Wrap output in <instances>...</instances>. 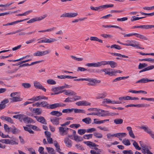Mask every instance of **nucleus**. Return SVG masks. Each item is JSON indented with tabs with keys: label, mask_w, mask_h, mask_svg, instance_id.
<instances>
[{
	"label": "nucleus",
	"mask_w": 154,
	"mask_h": 154,
	"mask_svg": "<svg viewBox=\"0 0 154 154\" xmlns=\"http://www.w3.org/2000/svg\"><path fill=\"white\" fill-rule=\"evenodd\" d=\"M74 81H86L91 83H88V85L91 86H94L96 83H99L100 82V81L97 80L95 79L86 78H79L74 79Z\"/></svg>",
	"instance_id": "obj_1"
},
{
	"label": "nucleus",
	"mask_w": 154,
	"mask_h": 154,
	"mask_svg": "<svg viewBox=\"0 0 154 154\" xmlns=\"http://www.w3.org/2000/svg\"><path fill=\"white\" fill-rule=\"evenodd\" d=\"M18 93V92H15L11 94L10 96L12 98H10V99L11 100V102L20 101L22 100V98H20V96L17 95Z\"/></svg>",
	"instance_id": "obj_3"
},
{
	"label": "nucleus",
	"mask_w": 154,
	"mask_h": 154,
	"mask_svg": "<svg viewBox=\"0 0 154 154\" xmlns=\"http://www.w3.org/2000/svg\"><path fill=\"white\" fill-rule=\"evenodd\" d=\"M100 35L105 38H110L112 37V36L110 34H101Z\"/></svg>",
	"instance_id": "obj_58"
},
{
	"label": "nucleus",
	"mask_w": 154,
	"mask_h": 154,
	"mask_svg": "<svg viewBox=\"0 0 154 154\" xmlns=\"http://www.w3.org/2000/svg\"><path fill=\"white\" fill-rule=\"evenodd\" d=\"M10 140L8 139L0 140V142L6 144H9Z\"/></svg>",
	"instance_id": "obj_59"
},
{
	"label": "nucleus",
	"mask_w": 154,
	"mask_h": 154,
	"mask_svg": "<svg viewBox=\"0 0 154 154\" xmlns=\"http://www.w3.org/2000/svg\"><path fill=\"white\" fill-rule=\"evenodd\" d=\"M133 145L136 149L137 150H140L141 149V148L139 147L138 144L136 141H134L133 143Z\"/></svg>",
	"instance_id": "obj_47"
},
{
	"label": "nucleus",
	"mask_w": 154,
	"mask_h": 154,
	"mask_svg": "<svg viewBox=\"0 0 154 154\" xmlns=\"http://www.w3.org/2000/svg\"><path fill=\"white\" fill-rule=\"evenodd\" d=\"M141 83H145L149 82H150V79L147 78H143L141 79Z\"/></svg>",
	"instance_id": "obj_61"
},
{
	"label": "nucleus",
	"mask_w": 154,
	"mask_h": 154,
	"mask_svg": "<svg viewBox=\"0 0 154 154\" xmlns=\"http://www.w3.org/2000/svg\"><path fill=\"white\" fill-rule=\"evenodd\" d=\"M129 42L130 43H133L134 44L135 46L134 47H136L140 49H144V48H142L138 46V45H137L136 44L137 43V42L135 40H131L129 41Z\"/></svg>",
	"instance_id": "obj_30"
},
{
	"label": "nucleus",
	"mask_w": 154,
	"mask_h": 154,
	"mask_svg": "<svg viewBox=\"0 0 154 154\" xmlns=\"http://www.w3.org/2000/svg\"><path fill=\"white\" fill-rule=\"evenodd\" d=\"M28 19L27 18V19H23V20H17L16 21H15L11 22V25H13L15 24H16L17 23H20V22H22L24 21H25V20H28Z\"/></svg>",
	"instance_id": "obj_54"
},
{
	"label": "nucleus",
	"mask_w": 154,
	"mask_h": 154,
	"mask_svg": "<svg viewBox=\"0 0 154 154\" xmlns=\"http://www.w3.org/2000/svg\"><path fill=\"white\" fill-rule=\"evenodd\" d=\"M106 96V95L104 93L99 94L97 97L96 98L97 99H103Z\"/></svg>",
	"instance_id": "obj_48"
},
{
	"label": "nucleus",
	"mask_w": 154,
	"mask_h": 154,
	"mask_svg": "<svg viewBox=\"0 0 154 154\" xmlns=\"http://www.w3.org/2000/svg\"><path fill=\"white\" fill-rule=\"evenodd\" d=\"M114 122L116 124H121L123 123V120L121 119H116L114 120Z\"/></svg>",
	"instance_id": "obj_29"
},
{
	"label": "nucleus",
	"mask_w": 154,
	"mask_h": 154,
	"mask_svg": "<svg viewBox=\"0 0 154 154\" xmlns=\"http://www.w3.org/2000/svg\"><path fill=\"white\" fill-rule=\"evenodd\" d=\"M63 91L65 92V94L67 95H75L76 94L75 92L72 90H64Z\"/></svg>",
	"instance_id": "obj_17"
},
{
	"label": "nucleus",
	"mask_w": 154,
	"mask_h": 154,
	"mask_svg": "<svg viewBox=\"0 0 154 154\" xmlns=\"http://www.w3.org/2000/svg\"><path fill=\"white\" fill-rule=\"evenodd\" d=\"M59 119L57 117H53L50 118V121L54 125H57L59 124Z\"/></svg>",
	"instance_id": "obj_12"
},
{
	"label": "nucleus",
	"mask_w": 154,
	"mask_h": 154,
	"mask_svg": "<svg viewBox=\"0 0 154 154\" xmlns=\"http://www.w3.org/2000/svg\"><path fill=\"white\" fill-rule=\"evenodd\" d=\"M73 110L75 113H85V111L84 109L74 108Z\"/></svg>",
	"instance_id": "obj_40"
},
{
	"label": "nucleus",
	"mask_w": 154,
	"mask_h": 154,
	"mask_svg": "<svg viewBox=\"0 0 154 154\" xmlns=\"http://www.w3.org/2000/svg\"><path fill=\"white\" fill-rule=\"evenodd\" d=\"M122 152L124 154H133L132 151L130 149L123 150Z\"/></svg>",
	"instance_id": "obj_55"
},
{
	"label": "nucleus",
	"mask_w": 154,
	"mask_h": 154,
	"mask_svg": "<svg viewBox=\"0 0 154 154\" xmlns=\"http://www.w3.org/2000/svg\"><path fill=\"white\" fill-rule=\"evenodd\" d=\"M47 17V15L45 14L43 15L42 16H41L39 17H35L30 20H29L27 21V23H32L36 21H40L43 20Z\"/></svg>",
	"instance_id": "obj_6"
},
{
	"label": "nucleus",
	"mask_w": 154,
	"mask_h": 154,
	"mask_svg": "<svg viewBox=\"0 0 154 154\" xmlns=\"http://www.w3.org/2000/svg\"><path fill=\"white\" fill-rule=\"evenodd\" d=\"M33 111L35 113H37L38 115H39L42 113V111L40 108H35L33 109Z\"/></svg>",
	"instance_id": "obj_41"
},
{
	"label": "nucleus",
	"mask_w": 154,
	"mask_h": 154,
	"mask_svg": "<svg viewBox=\"0 0 154 154\" xmlns=\"http://www.w3.org/2000/svg\"><path fill=\"white\" fill-rule=\"evenodd\" d=\"M50 114L52 115L56 116L57 117H59L62 115V113L56 111H53L51 112L50 113Z\"/></svg>",
	"instance_id": "obj_18"
},
{
	"label": "nucleus",
	"mask_w": 154,
	"mask_h": 154,
	"mask_svg": "<svg viewBox=\"0 0 154 154\" xmlns=\"http://www.w3.org/2000/svg\"><path fill=\"white\" fill-rule=\"evenodd\" d=\"M94 136L96 138H101L103 137V135L100 133L95 132L94 133Z\"/></svg>",
	"instance_id": "obj_34"
},
{
	"label": "nucleus",
	"mask_w": 154,
	"mask_h": 154,
	"mask_svg": "<svg viewBox=\"0 0 154 154\" xmlns=\"http://www.w3.org/2000/svg\"><path fill=\"white\" fill-rule=\"evenodd\" d=\"M46 149L49 154H56L54 150L52 147H46Z\"/></svg>",
	"instance_id": "obj_20"
},
{
	"label": "nucleus",
	"mask_w": 154,
	"mask_h": 154,
	"mask_svg": "<svg viewBox=\"0 0 154 154\" xmlns=\"http://www.w3.org/2000/svg\"><path fill=\"white\" fill-rule=\"evenodd\" d=\"M58 129L60 134L61 135H64V133H65V127H59L58 128Z\"/></svg>",
	"instance_id": "obj_22"
},
{
	"label": "nucleus",
	"mask_w": 154,
	"mask_h": 154,
	"mask_svg": "<svg viewBox=\"0 0 154 154\" xmlns=\"http://www.w3.org/2000/svg\"><path fill=\"white\" fill-rule=\"evenodd\" d=\"M129 77V76H126V77H117L115 79H114L113 81V82H115L117 81H119L121 80L125 79H127Z\"/></svg>",
	"instance_id": "obj_28"
},
{
	"label": "nucleus",
	"mask_w": 154,
	"mask_h": 154,
	"mask_svg": "<svg viewBox=\"0 0 154 154\" xmlns=\"http://www.w3.org/2000/svg\"><path fill=\"white\" fill-rule=\"evenodd\" d=\"M21 85L23 87L26 88H29L31 86V84L29 83H23Z\"/></svg>",
	"instance_id": "obj_43"
},
{
	"label": "nucleus",
	"mask_w": 154,
	"mask_h": 154,
	"mask_svg": "<svg viewBox=\"0 0 154 154\" xmlns=\"http://www.w3.org/2000/svg\"><path fill=\"white\" fill-rule=\"evenodd\" d=\"M57 107H58V103H56L50 105H49V106H48L47 109H54Z\"/></svg>",
	"instance_id": "obj_21"
},
{
	"label": "nucleus",
	"mask_w": 154,
	"mask_h": 154,
	"mask_svg": "<svg viewBox=\"0 0 154 154\" xmlns=\"http://www.w3.org/2000/svg\"><path fill=\"white\" fill-rule=\"evenodd\" d=\"M74 140L76 141H81L83 140V138L78 135H74Z\"/></svg>",
	"instance_id": "obj_31"
},
{
	"label": "nucleus",
	"mask_w": 154,
	"mask_h": 154,
	"mask_svg": "<svg viewBox=\"0 0 154 154\" xmlns=\"http://www.w3.org/2000/svg\"><path fill=\"white\" fill-rule=\"evenodd\" d=\"M88 71V70H87V69L84 68V67H78L77 69V72L81 71V72H83L85 71Z\"/></svg>",
	"instance_id": "obj_53"
},
{
	"label": "nucleus",
	"mask_w": 154,
	"mask_h": 154,
	"mask_svg": "<svg viewBox=\"0 0 154 154\" xmlns=\"http://www.w3.org/2000/svg\"><path fill=\"white\" fill-rule=\"evenodd\" d=\"M41 56H43L48 54L50 52L49 50H45L43 51H41Z\"/></svg>",
	"instance_id": "obj_51"
},
{
	"label": "nucleus",
	"mask_w": 154,
	"mask_h": 154,
	"mask_svg": "<svg viewBox=\"0 0 154 154\" xmlns=\"http://www.w3.org/2000/svg\"><path fill=\"white\" fill-rule=\"evenodd\" d=\"M70 57L72 59L78 61H81L83 60V58H77L73 55H71Z\"/></svg>",
	"instance_id": "obj_37"
},
{
	"label": "nucleus",
	"mask_w": 154,
	"mask_h": 154,
	"mask_svg": "<svg viewBox=\"0 0 154 154\" xmlns=\"http://www.w3.org/2000/svg\"><path fill=\"white\" fill-rule=\"evenodd\" d=\"M9 144L13 145H17L18 144V140L16 141L13 140H10L9 141Z\"/></svg>",
	"instance_id": "obj_57"
},
{
	"label": "nucleus",
	"mask_w": 154,
	"mask_h": 154,
	"mask_svg": "<svg viewBox=\"0 0 154 154\" xmlns=\"http://www.w3.org/2000/svg\"><path fill=\"white\" fill-rule=\"evenodd\" d=\"M65 86H59V89L60 90H61V89H64V88H71V86H69V85H66V84H65Z\"/></svg>",
	"instance_id": "obj_63"
},
{
	"label": "nucleus",
	"mask_w": 154,
	"mask_h": 154,
	"mask_svg": "<svg viewBox=\"0 0 154 154\" xmlns=\"http://www.w3.org/2000/svg\"><path fill=\"white\" fill-rule=\"evenodd\" d=\"M83 143L87 146L91 147V146L96 147L98 146V145L96 144L93 142L90 141H84Z\"/></svg>",
	"instance_id": "obj_16"
},
{
	"label": "nucleus",
	"mask_w": 154,
	"mask_h": 154,
	"mask_svg": "<svg viewBox=\"0 0 154 154\" xmlns=\"http://www.w3.org/2000/svg\"><path fill=\"white\" fill-rule=\"evenodd\" d=\"M73 109L74 108H72L71 109H63L62 112L63 113H69L72 112Z\"/></svg>",
	"instance_id": "obj_38"
},
{
	"label": "nucleus",
	"mask_w": 154,
	"mask_h": 154,
	"mask_svg": "<svg viewBox=\"0 0 154 154\" xmlns=\"http://www.w3.org/2000/svg\"><path fill=\"white\" fill-rule=\"evenodd\" d=\"M34 85L35 87L36 88L41 89L45 92H46V89L39 82L35 81L34 82Z\"/></svg>",
	"instance_id": "obj_8"
},
{
	"label": "nucleus",
	"mask_w": 154,
	"mask_h": 154,
	"mask_svg": "<svg viewBox=\"0 0 154 154\" xmlns=\"http://www.w3.org/2000/svg\"><path fill=\"white\" fill-rule=\"evenodd\" d=\"M146 17H137L135 16H133L131 19V21H134L141 19L143 18H145Z\"/></svg>",
	"instance_id": "obj_39"
},
{
	"label": "nucleus",
	"mask_w": 154,
	"mask_h": 154,
	"mask_svg": "<svg viewBox=\"0 0 154 154\" xmlns=\"http://www.w3.org/2000/svg\"><path fill=\"white\" fill-rule=\"evenodd\" d=\"M36 119L38 122L43 124L45 125L47 124L45 119L42 116L37 117H36Z\"/></svg>",
	"instance_id": "obj_15"
},
{
	"label": "nucleus",
	"mask_w": 154,
	"mask_h": 154,
	"mask_svg": "<svg viewBox=\"0 0 154 154\" xmlns=\"http://www.w3.org/2000/svg\"><path fill=\"white\" fill-rule=\"evenodd\" d=\"M82 121L87 124H89L91 123V120L89 117H87L82 119Z\"/></svg>",
	"instance_id": "obj_27"
},
{
	"label": "nucleus",
	"mask_w": 154,
	"mask_h": 154,
	"mask_svg": "<svg viewBox=\"0 0 154 154\" xmlns=\"http://www.w3.org/2000/svg\"><path fill=\"white\" fill-rule=\"evenodd\" d=\"M19 132V130L16 128L14 126L13 127V128L12 131V133L13 134H17Z\"/></svg>",
	"instance_id": "obj_56"
},
{
	"label": "nucleus",
	"mask_w": 154,
	"mask_h": 154,
	"mask_svg": "<svg viewBox=\"0 0 154 154\" xmlns=\"http://www.w3.org/2000/svg\"><path fill=\"white\" fill-rule=\"evenodd\" d=\"M92 134H89L86 135L85 134L83 136V138L85 139H89L92 138Z\"/></svg>",
	"instance_id": "obj_45"
},
{
	"label": "nucleus",
	"mask_w": 154,
	"mask_h": 154,
	"mask_svg": "<svg viewBox=\"0 0 154 154\" xmlns=\"http://www.w3.org/2000/svg\"><path fill=\"white\" fill-rule=\"evenodd\" d=\"M75 146H76L77 148L79 149H80L82 150H84V149L82 146V145H80V144H77L75 145Z\"/></svg>",
	"instance_id": "obj_64"
},
{
	"label": "nucleus",
	"mask_w": 154,
	"mask_h": 154,
	"mask_svg": "<svg viewBox=\"0 0 154 154\" xmlns=\"http://www.w3.org/2000/svg\"><path fill=\"white\" fill-rule=\"evenodd\" d=\"M116 137L119 138V137H125L127 134L125 133H120L116 134Z\"/></svg>",
	"instance_id": "obj_35"
},
{
	"label": "nucleus",
	"mask_w": 154,
	"mask_h": 154,
	"mask_svg": "<svg viewBox=\"0 0 154 154\" xmlns=\"http://www.w3.org/2000/svg\"><path fill=\"white\" fill-rule=\"evenodd\" d=\"M109 61H103L97 63H88L86 64V66L88 67H98L101 66H104L108 64Z\"/></svg>",
	"instance_id": "obj_2"
},
{
	"label": "nucleus",
	"mask_w": 154,
	"mask_h": 154,
	"mask_svg": "<svg viewBox=\"0 0 154 154\" xmlns=\"http://www.w3.org/2000/svg\"><path fill=\"white\" fill-rule=\"evenodd\" d=\"M47 83L50 85H55L56 84V82L52 79H49L47 81Z\"/></svg>",
	"instance_id": "obj_52"
},
{
	"label": "nucleus",
	"mask_w": 154,
	"mask_h": 154,
	"mask_svg": "<svg viewBox=\"0 0 154 154\" xmlns=\"http://www.w3.org/2000/svg\"><path fill=\"white\" fill-rule=\"evenodd\" d=\"M35 97V100H36V101L40 100L41 99L47 100L48 99L47 97H45L43 96H39Z\"/></svg>",
	"instance_id": "obj_36"
},
{
	"label": "nucleus",
	"mask_w": 154,
	"mask_h": 154,
	"mask_svg": "<svg viewBox=\"0 0 154 154\" xmlns=\"http://www.w3.org/2000/svg\"><path fill=\"white\" fill-rule=\"evenodd\" d=\"M140 128L143 130L145 132L149 134L151 137L154 139V134L148 127L142 126L140 127Z\"/></svg>",
	"instance_id": "obj_4"
},
{
	"label": "nucleus",
	"mask_w": 154,
	"mask_h": 154,
	"mask_svg": "<svg viewBox=\"0 0 154 154\" xmlns=\"http://www.w3.org/2000/svg\"><path fill=\"white\" fill-rule=\"evenodd\" d=\"M86 130L85 129H79L78 131V133L80 135H82L85 133Z\"/></svg>",
	"instance_id": "obj_46"
},
{
	"label": "nucleus",
	"mask_w": 154,
	"mask_h": 154,
	"mask_svg": "<svg viewBox=\"0 0 154 154\" xmlns=\"http://www.w3.org/2000/svg\"><path fill=\"white\" fill-rule=\"evenodd\" d=\"M110 48H115L118 50H119L121 49V48L120 46L116 44L112 45L110 46Z\"/></svg>",
	"instance_id": "obj_62"
},
{
	"label": "nucleus",
	"mask_w": 154,
	"mask_h": 154,
	"mask_svg": "<svg viewBox=\"0 0 154 154\" xmlns=\"http://www.w3.org/2000/svg\"><path fill=\"white\" fill-rule=\"evenodd\" d=\"M20 121L23 120L25 123H31L33 122V120L31 118L27 117L26 116L23 114H22V117H21Z\"/></svg>",
	"instance_id": "obj_7"
},
{
	"label": "nucleus",
	"mask_w": 154,
	"mask_h": 154,
	"mask_svg": "<svg viewBox=\"0 0 154 154\" xmlns=\"http://www.w3.org/2000/svg\"><path fill=\"white\" fill-rule=\"evenodd\" d=\"M140 13L142 14L145 15H147V16H153L154 15V12L150 13H146L144 12H143L142 11L140 12Z\"/></svg>",
	"instance_id": "obj_60"
},
{
	"label": "nucleus",
	"mask_w": 154,
	"mask_h": 154,
	"mask_svg": "<svg viewBox=\"0 0 154 154\" xmlns=\"http://www.w3.org/2000/svg\"><path fill=\"white\" fill-rule=\"evenodd\" d=\"M136 35L137 38H139L141 39L145 40H148V38L142 35H141L137 33H136Z\"/></svg>",
	"instance_id": "obj_26"
},
{
	"label": "nucleus",
	"mask_w": 154,
	"mask_h": 154,
	"mask_svg": "<svg viewBox=\"0 0 154 154\" xmlns=\"http://www.w3.org/2000/svg\"><path fill=\"white\" fill-rule=\"evenodd\" d=\"M0 118L2 120H5L11 124L14 123L13 120L11 117H9L2 116Z\"/></svg>",
	"instance_id": "obj_14"
},
{
	"label": "nucleus",
	"mask_w": 154,
	"mask_h": 154,
	"mask_svg": "<svg viewBox=\"0 0 154 154\" xmlns=\"http://www.w3.org/2000/svg\"><path fill=\"white\" fill-rule=\"evenodd\" d=\"M122 143H123L126 146L130 145L131 143L128 139H124L123 140Z\"/></svg>",
	"instance_id": "obj_49"
},
{
	"label": "nucleus",
	"mask_w": 154,
	"mask_h": 154,
	"mask_svg": "<svg viewBox=\"0 0 154 154\" xmlns=\"http://www.w3.org/2000/svg\"><path fill=\"white\" fill-rule=\"evenodd\" d=\"M150 106V105L149 104H130L127 105L125 106V107H149Z\"/></svg>",
	"instance_id": "obj_9"
},
{
	"label": "nucleus",
	"mask_w": 154,
	"mask_h": 154,
	"mask_svg": "<svg viewBox=\"0 0 154 154\" xmlns=\"http://www.w3.org/2000/svg\"><path fill=\"white\" fill-rule=\"evenodd\" d=\"M110 54L112 55H113L114 56H117L121 57H123L125 58H128V56H126L124 55H122L120 54L115 53H111Z\"/></svg>",
	"instance_id": "obj_32"
},
{
	"label": "nucleus",
	"mask_w": 154,
	"mask_h": 154,
	"mask_svg": "<svg viewBox=\"0 0 154 154\" xmlns=\"http://www.w3.org/2000/svg\"><path fill=\"white\" fill-rule=\"evenodd\" d=\"M147 66V64L146 63H140L138 67L139 69H141L144 67H145Z\"/></svg>",
	"instance_id": "obj_44"
},
{
	"label": "nucleus",
	"mask_w": 154,
	"mask_h": 154,
	"mask_svg": "<svg viewBox=\"0 0 154 154\" xmlns=\"http://www.w3.org/2000/svg\"><path fill=\"white\" fill-rule=\"evenodd\" d=\"M102 27H103L105 28H110L111 27H113L115 28H116L122 30V29L120 27L115 25H103L102 26Z\"/></svg>",
	"instance_id": "obj_19"
},
{
	"label": "nucleus",
	"mask_w": 154,
	"mask_h": 154,
	"mask_svg": "<svg viewBox=\"0 0 154 154\" xmlns=\"http://www.w3.org/2000/svg\"><path fill=\"white\" fill-rule=\"evenodd\" d=\"M8 102L9 100L8 99H5L1 101L0 104L2 106L3 109L6 107V105H5V104L7 103Z\"/></svg>",
	"instance_id": "obj_23"
},
{
	"label": "nucleus",
	"mask_w": 154,
	"mask_h": 154,
	"mask_svg": "<svg viewBox=\"0 0 154 154\" xmlns=\"http://www.w3.org/2000/svg\"><path fill=\"white\" fill-rule=\"evenodd\" d=\"M78 15V13L77 12H68L63 14L61 15V17H67L69 18L74 17Z\"/></svg>",
	"instance_id": "obj_5"
},
{
	"label": "nucleus",
	"mask_w": 154,
	"mask_h": 154,
	"mask_svg": "<svg viewBox=\"0 0 154 154\" xmlns=\"http://www.w3.org/2000/svg\"><path fill=\"white\" fill-rule=\"evenodd\" d=\"M64 142L67 147L70 148L72 146V141L68 137H66L64 139Z\"/></svg>",
	"instance_id": "obj_11"
},
{
	"label": "nucleus",
	"mask_w": 154,
	"mask_h": 154,
	"mask_svg": "<svg viewBox=\"0 0 154 154\" xmlns=\"http://www.w3.org/2000/svg\"><path fill=\"white\" fill-rule=\"evenodd\" d=\"M105 72L104 74L105 75L107 74L110 76L113 75L112 69L107 68L101 69L100 72Z\"/></svg>",
	"instance_id": "obj_10"
},
{
	"label": "nucleus",
	"mask_w": 154,
	"mask_h": 154,
	"mask_svg": "<svg viewBox=\"0 0 154 154\" xmlns=\"http://www.w3.org/2000/svg\"><path fill=\"white\" fill-rule=\"evenodd\" d=\"M108 64L112 68H114L117 66V64L112 61H109Z\"/></svg>",
	"instance_id": "obj_25"
},
{
	"label": "nucleus",
	"mask_w": 154,
	"mask_h": 154,
	"mask_svg": "<svg viewBox=\"0 0 154 154\" xmlns=\"http://www.w3.org/2000/svg\"><path fill=\"white\" fill-rule=\"evenodd\" d=\"M80 126V125L79 124H72L70 125V127L73 128H77Z\"/></svg>",
	"instance_id": "obj_50"
},
{
	"label": "nucleus",
	"mask_w": 154,
	"mask_h": 154,
	"mask_svg": "<svg viewBox=\"0 0 154 154\" xmlns=\"http://www.w3.org/2000/svg\"><path fill=\"white\" fill-rule=\"evenodd\" d=\"M90 40L91 41H98L99 42L102 43L103 41L99 39L98 38L95 36H91L90 37Z\"/></svg>",
	"instance_id": "obj_24"
},
{
	"label": "nucleus",
	"mask_w": 154,
	"mask_h": 154,
	"mask_svg": "<svg viewBox=\"0 0 154 154\" xmlns=\"http://www.w3.org/2000/svg\"><path fill=\"white\" fill-rule=\"evenodd\" d=\"M24 130L26 131L29 132L30 133L33 134L34 132L31 128L27 127H23Z\"/></svg>",
	"instance_id": "obj_42"
},
{
	"label": "nucleus",
	"mask_w": 154,
	"mask_h": 154,
	"mask_svg": "<svg viewBox=\"0 0 154 154\" xmlns=\"http://www.w3.org/2000/svg\"><path fill=\"white\" fill-rule=\"evenodd\" d=\"M43 39L44 41V43H53L54 42L57 41V39L51 38H48L45 37H44L41 38L40 39Z\"/></svg>",
	"instance_id": "obj_13"
},
{
	"label": "nucleus",
	"mask_w": 154,
	"mask_h": 154,
	"mask_svg": "<svg viewBox=\"0 0 154 154\" xmlns=\"http://www.w3.org/2000/svg\"><path fill=\"white\" fill-rule=\"evenodd\" d=\"M40 105L43 107H46L47 108L48 106H49V104L46 101H43L40 103Z\"/></svg>",
	"instance_id": "obj_33"
}]
</instances>
